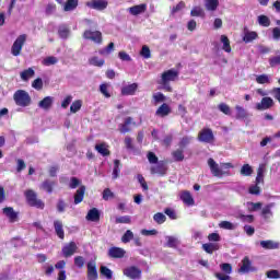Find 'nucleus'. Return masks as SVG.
<instances>
[{"mask_svg": "<svg viewBox=\"0 0 280 280\" xmlns=\"http://www.w3.org/2000/svg\"><path fill=\"white\" fill-rule=\"evenodd\" d=\"M115 198V192L109 188L103 190V200H113Z\"/></svg>", "mask_w": 280, "mask_h": 280, "instance_id": "5fc2aeb1", "label": "nucleus"}, {"mask_svg": "<svg viewBox=\"0 0 280 280\" xmlns=\"http://www.w3.org/2000/svg\"><path fill=\"white\" fill-rule=\"evenodd\" d=\"M25 197L31 207H36V209H45V203L36 197L34 190H26Z\"/></svg>", "mask_w": 280, "mask_h": 280, "instance_id": "20e7f679", "label": "nucleus"}, {"mask_svg": "<svg viewBox=\"0 0 280 280\" xmlns=\"http://www.w3.org/2000/svg\"><path fill=\"white\" fill-rule=\"evenodd\" d=\"M79 3V0H67L63 2V12H73V10L78 8Z\"/></svg>", "mask_w": 280, "mask_h": 280, "instance_id": "4be33fe9", "label": "nucleus"}, {"mask_svg": "<svg viewBox=\"0 0 280 280\" xmlns=\"http://www.w3.org/2000/svg\"><path fill=\"white\" fill-rule=\"evenodd\" d=\"M255 267H253V262L250 261V259L248 257H245L242 260V265L241 268L238 269V272H241L242 275H246L248 272H255Z\"/></svg>", "mask_w": 280, "mask_h": 280, "instance_id": "9d476101", "label": "nucleus"}, {"mask_svg": "<svg viewBox=\"0 0 280 280\" xmlns=\"http://www.w3.org/2000/svg\"><path fill=\"white\" fill-rule=\"evenodd\" d=\"M51 106H54L52 96H46L38 103V108H42L43 110H49Z\"/></svg>", "mask_w": 280, "mask_h": 280, "instance_id": "6ab92c4d", "label": "nucleus"}, {"mask_svg": "<svg viewBox=\"0 0 280 280\" xmlns=\"http://www.w3.org/2000/svg\"><path fill=\"white\" fill-rule=\"evenodd\" d=\"M27 42V35L22 34L18 36V38L14 40L12 47H11V54L12 56H21V51H23V45Z\"/></svg>", "mask_w": 280, "mask_h": 280, "instance_id": "7ed1b4c3", "label": "nucleus"}, {"mask_svg": "<svg viewBox=\"0 0 280 280\" xmlns=\"http://www.w3.org/2000/svg\"><path fill=\"white\" fill-rule=\"evenodd\" d=\"M235 110H236V119H246V117H248V113L245 110L244 107L236 105L235 106Z\"/></svg>", "mask_w": 280, "mask_h": 280, "instance_id": "e433bc0d", "label": "nucleus"}, {"mask_svg": "<svg viewBox=\"0 0 280 280\" xmlns=\"http://www.w3.org/2000/svg\"><path fill=\"white\" fill-rule=\"evenodd\" d=\"M219 228L224 231H235L237 229V223H232L231 221H221Z\"/></svg>", "mask_w": 280, "mask_h": 280, "instance_id": "2f4dec72", "label": "nucleus"}, {"mask_svg": "<svg viewBox=\"0 0 280 280\" xmlns=\"http://www.w3.org/2000/svg\"><path fill=\"white\" fill-rule=\"evenodd\" d=\"M130 126H137V124H135V121H132V117H127L125 119V124H120L118 126V130L122 135H126V132H130Z\"/></svg>", "mask_w": 280, "mask_h": 280, "instance_id": "a211bd4d", "label": "nucleus"}, {"mask_svg": "<svg viewBox=\"0 0 280 280\" xmlns=\"http://www.w3.org/2000/svg\"><path fill=\"white\" fill-rule=\"evenodd\" d=\"M272 207H275V203H269L262 208V217L265 220H270L272 218Z\"/></svg>", "mask_w": 280, "mask_h": 280, "instance_id": "f704fd0d", "label": "nucleus"}, {"mask_svg": "<svg viewBox=\"0 0 280 280\" xmlns=\"http://www.w3.org/2000/svg\"><path fill=\"white\" fill-rule=\"evenodd\" d=\"M218 5H220V0H206L205 8L208 12H215L218 10Z\"/></svg>", "mask_w": 280, "mask_h": 280, "instance_id": "b1692460", "label": "nucleus"}, {"mask_svg": "<svg viewBox=\"0 0 280 280\" xmlns=\"http://www.w3.org/2000/svg\"><path fill=\"white\" fill-rule=\"evenodd\" d=\"M124 276L129 279H141V269L137 267H128L124 270Z\"/></svg>", "mask_w": 280, "mask_h": 280, "instance_id": "f8f14e48", "label": "nucleus"}, {"mask_svg": "<svg viewBox=\"0 0 280 280\" xmlns=\"http://www.w3.org/2000/svg\"><path fill=\"white\" fill-rule=\"evenodd\" d=\"M119 160L114 161V171H113V178H117L119 176Z\"/></svg>", "mask_w": 280, "mask_h": 280, "instance_id": "69168bd1", "label": "nucleus"}, {"mask_svg": "<svg viewBox=\"0 0 280 280\" xmlns=\"http://www.w3.org/2000/svg\"><path fill=\"white\" fill-rule=\"evenodd\" d=\"M259 245L265 250H279L280 243L278 241L267 240V241H260Z\"/></svg>", "mask_w": 280, "mask_h": 280, "instance_id": "9b49d317", "label": "nucleus"}, {"mask_svg": "<svg viewBox=\"0 0 280 280\" xmlns=\"http://www.w3.org/2000/svg\"><path fill=\"white\" fill-rule=\"evenodd\" d=\"M88 280H97V265L93 260L88 262Z\"/></svg>", "mask_w": 280, "mask_h": 280, "instance_id": "dca6fc26", "label": "nucleus"}, {"mask_svg": "<svg viewBox=\"0 0 280 280\" xmlns=\"http://www.w3.org/2000/svg\"><path fill=\"white\" fill-rule=\"evenodd\" d=\"M172 156H173L174 161H176V162H180V161L185 160V154H184L183 149H177V150L173 151Z\"/></svg>", "mask_w": 280, "mask_h": 280, "instance_id": "79ce46f5", "label": "nucleus"}, {"mask_svg": "<svg viewBox=\"0 0 280 280\" xmlns=\"http://www.w3.org/2000/svg\"><path fill=\"white\" fill-rule=\"evenodd\" d=\"M86 192L85 186H80L77 192L74 194V205H80L84 200V194Z\"/></svg>", "mask_w": 280, "mask_h": 280, "instance_id": "5701e85b", "label": "nucleus"}, {"mask_svg": "<svg viewBox=\"0 0 280 280\" xmlns=\"http://www.w3.org/2000/svg\"><path fill=\"white\" fill-rule=\"evenodd\" d=\"M140 56H142V58H145V59L151 58L152 54L150 51V47H148L145 45L142 46V49L140 51Z\"/></svg>", "mask_w": 280, "mask_h": 280, "instance_id": "052dcab7", "label": "nucleus"}, {"mask_svg": "<svg viewBox=\"0 0 280 280\" xmlns=\"http://www.w3.org/2000/svg\"><path fill=\"white\" fill-rule=\"evenodd\" d=\"M258 84H270V77L268 74H260L256 77Z\"/></svg>", "mask_w": 280, "mask_h": 280, "instance_id": "49530a36", "label": "nucleus"}, {"mask_svg": "<svg viewBox=\"0 0 280 280\" xmlns=\"http://www.w3.org/2000/svg\"><path fill=\"white\" fill-rule=\"evenodd\" d=\"M95 150L98 152V154H102V156H108L110 154L108 151V144L105 142L96 144Z\"/></svg>", "mask_w": 280, "mask_h": 280, "instance_id": "c756f323", "label": "nucleus"}, {"mask_svg": "<svg viewBox=\"0 0 280 280\" xmlns=\"http://www.w3.org/2000/svg\"><path fill=\"white\" fill-rule=\"evenodd\" d=\"M170 113H172V108L170 105H167V103H164L156 109L155 115L158 117H167Z\"/></svg>", "mask_w": 280, "mask_h": 280, "instance_id": "412c9836", "label": "nucleus"}, {"mask_svg": "<svg viewBox=\"0 0 280 280\" xmlns=\"http://www.w3.org/2000/svg\"><path fill=\"white\" fill-rule=\"evenodd\" d=\"M267 279H280V272L277 269H271L266 272Z\"/></svg>", "mask_w": 280, "mask_h": 280, "instance_id": "603ef678", "label": "nucleus"}, {"mask_svg": "<svg viewBox=\"0 0 280 280\" xmlns=\"http://www.w3.org/2000/svg\"><path fill=\"white\" fill-rule=\"evenodd\" d=\"M132 218L130 215L116 217L115 224H130Z\"/></svg>", "mask_w": 280, "mask_h": 280, "instance_id": "37998d69", "label": "nucleus"}, {"mask_svg": "<svg viewBox=\"0 0 280 280\" xmlns=\"http://www.w3.org/2000/svg\"><path fill=\"white\" fill-rule=\"evenodd\" d=\"M178 80V72L176 69H170L162 73L159 84H161L164 91L172 93V85L170 82H176Z\"/></svg>", "mask_w": 280, "mask_h": 280, "instance_id": "f257e3e1", "label": "nucleus"}, {"mask_svg": "<svg viewBox=\"0 0 280 280\" xmlns=\"http://www.w3.org/2000/svg\"><path fill=\"white\" fill-rule=\"evenodd\" d=\"M114 50H115V44L109 43V45L107 47L100 49L98 54L101 56H110V54H113Z\"/></svg>", "mask_w": 280, "mask_h": 280, "instance_id": "ea45409f", "label": "nucleus"}, {"mask_svg": "<svg viewBox=\"0 0 280 280\" xmlns=\"http://www.w3.org/2000/svg\"><path fill=\"white\" fill-rule=\"evenodd\" d=\"M90 10H96V12H104L108 8V0H89L85 3Z\"/></svg>", "mask_w": 280, "mask_h": 280, "instance_id": "423d86ee", "label": "nucleus"}, {"mask_svg": "<svg viewBox=\"0 0 280 280\" xmlns=\"http://www.w3.org/2000/svg\"><path fill=\"white\" fill-rule=\"evenodd\" d=\"M191 16H205V10L201 7H194L190 11Z\"/></svg>", "mask_w": 280, "mask_h": 280, "instance_id": "864d4df0", "label": "nucleus"}, {"mask_svg": "<svg viewBox=\"0 0 280 280\" xmlns=\"http://www.w3.org/2000/svg\"><path fill=\"white\" fill-rule=\"evenodd\" d=\"M85 40H92L96 45H102V32L88 30L83 33Z\"/></svg>", "mask_w": 280, "mask_h": 280, "instance_id": "0eeeda50", "label": "nucleus"}, {"mask_svg": "<svg viewBox=\"0 0 280 280\" xmlns=\"http://www.w3.org/2000/svg\"><path fill=\"white\" fill-rule=\"evenodd\" d=\"M180 200H183L185 205H188V207L194 206V197H191L190 191H183L180 194Z\"/></svg>", "mask_w": 280, "mask_h": 280, "instance_id": "c85d7f7f", "label": "nucleus"}, {"mask_svg": "<svg viewBox=\"0 0 280 280\" xmlns=\"http://www.w3.org/2000/svg\"><path fill=\"white\" fill-rule=\"evenodd\" d=\"M208 165L210 167L211 174L219 178L229 174V171H222L220 164H218L217 161L211 158L208 160Z\"/></svg>", "mask_w": 280, "mask_h": 280, "instance_id": "6e6552de", "label": "nucleus"}, {"mask_svg": "<svg viewBox=\"0 0 280 280\" xmlns=\"http://www.w3.org/2000/svg\"><path fill=\"white\" fill-rule=\"evenodd\" d=\"M218 108L223 115H231V107L228 104L221 103Z\"/></svg>", "mask_w": 280, "mask_h": 280, "instance_id": "6e6d98bb", "label": "nucleus"}, {"mask_svg": "<svg viewBox=\"0 0 280 280\" xmlns=\"http://www.w3.org/2000/svg\"><path fill=\"white\" fill-rule=\"evenodd\" d=\"M34 69H32V68H28V69H26V70H24V71H22L21 73H20V78H21V80H23L24 82H27V80H30V78H34Z\"/></svg>", "mask_w": 280, "mask_h": 280, "instance_id": "c9c22d12", "label": "nucleus"}, {"mask_svg": "<svg viewBox=\"0 0 280 280\" xmlns=\"http://www.w3.org/2000/svg\"><path fill=\"white\" fill-rule=\"evenodd\" d=\"M78 250L75 242H70L62 247L63 257H71Z\"/></svg>", "mask_w": 280, "mask_h": 280, "instance_id": "f3484780", "label": "nucleus"}, {"mask_svg": "<svg viewBox=\"0 0 280 280\" xmlns=\"http://www.w3.org/2000/svg\"><path fill=\"white\" fill-rule=\"evenodd\" d=\"M153 220L156 222V224H163L165 220H167V217L161 212H158L153 215Z\"/></svg>", "mask_w": 280, "mask_h": 280, "instance_id": "3c124183", "label": "nucleus"}, {"mask_svg": "<svg viewBox=\"0 0 280 280\" xmlns=\"http://www.w3.org/2000/svg\"><path fill=\"white\" fill-rule=\"evenodd\" d=\"M101 275H103V277H106V279H113V271L107 267H101Z\"/></svg>", "mask_w": 280, "mask_h": 280, "instance_id": "bf43d9fd", "label": "nucleus"}, {"mask_svg": "<svg viewBox=\"0 0 280 280\" xmlns=\"http://www.w3.org/2000/svg\"><path fill=\"white\" fill-rule=\"evenodd\" d=\"M100 91H101V93H102L105 97H110V93H108V84H106V83L101 84Z\"/></svg>", "mask_w": 280, "mask_h": 280, "instance_id": "774afa93", "label": "nucleus"}, {"mask_svg": "<svg viewBox=\"0 0 280 280\" xmlns=\"http://www.w3.org/2000/svg\"><path fill=\"white\" fill-rule=\"evenodd\" d=\"M202 249L208 253L209 255H213L214 250L220 249V245L218 243H205L202 245Z\"/></svg>", "mask_w": 280, "mask_h": 280, "instance_id": "bb28decb", "label": "nucleus"}, {"mask_svg": "<svg viewBox=\"0 0 280 280\" xmlns=\"http://www.w3.org/2000/svg\"><path fill=\"white\" fill-rule=\"evenodd\" d=\"M258 23L262 27H270V19L266 15H259L258 16Z\"/></svg>", "mask_w": 280, "mask_h": 280, "instance_id": "8fccbe9b", "label": "nucleus"}, {"mask_svg": "<svg viewBox=\"0 0 280 280\" xmlns=\"http://www.w3.org/2000/svg\"><path fill=\"white\" fill-rule=\"evenodd\" d=\"M264 174H266V164H259L256 176L257 185L264 183Z\"/></svg>", "mask_w": 280, "mask_h": 280, "instance_id": "473e14b6", "label": "nucleus"}, {"mask_svg": "<svg viewBox=\"0 0 280 280\" xmlns=\"http://www.w3.org/2000/svg\"><path fill=\"white\" fill-rule=\"evenodd\" d=\"M275 106V100L270 96H265L259 103H256V110H268Z\"/></svg>", "mask_w": 280, "mask_h": 280, "instance_id": "1a4fd4ad", "label": "nucleus"}, {"mask_svg": "<svg viewBox=\"0 0 280 280\" xmlns=\"http://www.w3.org/2000/svg\"><path fill=\"white\" fill-rule=\"evenodd\" d=\"M165 240L167 248H178V245L180 244L178 237L175 236H166Z\"/></svg>", "mask_w": 280, "mask_h": 280, "instance_id": "7c9ffc66", "label": "nucleus"}, {"mask_svg": "<svg viewBox=\"0 0 280 280\" xmlns=\"http://www.w3.org/2000/svg\"><path fill=\"white\" fill-rule=\"evenodd\" d=\"M242 176H250L253 174V166L250 164H244L241 168Z\"/></svg>", "mask_w": 280, "mask_h": 280, "instance_id": "a18cd8bd", "label": "nucleus"}, {"mask_svg": "<svg viewBox=\"0 0 280 280\" xmlns=\"http://www.w3.org/2000/svg\"><path fill=\"white\" fill-rule=\"evenodd\" d=\"M138 84L137 83H131L129 85H126L121 89V93L122 95H135V93L137 92L138 89Z\"/></svg>", "mask_w": 280, "mask_h": 280, "instance_id": "393cba45", "label": "nucleus"}, {"mask_svg": "<svg viewBox=\"0 0 280 280\" xmlns=\"http://www.w3.org/2000/svg\"><path fill=\"white\" fill-rule=\"evenodd\" d=\"M42 65L44 67H51V65H58V59L55 56H48L42 60Z\"/></svg>", "mask_w": 280, "mask_h": 280, "instance_id": "58836bf2", "label": "nucleus"}, {"mask_svg": "<svg viewBox=\"0 0 280 280\" xmlns=\"http://www.w3.org/2000/svg\"><path fill=\"white\" fill-rule=\"evenodd\" d=\"M167 172V166L165 163L158 162L155 165L151 166V174H159V176H165Z\"/></svg>", "mask_w": 280, "mask_h": 280, "instance_id": "2eb2a0df", "label": "nucleus"}, {"mask_svg": "<svg viewBox=\"0 0 280 280\" xmlns=\"http://www.w3.org/2000/svg\"><path fill=\"white\" fill-rule=\"evenodd\" d=\"M270 67H278L280 65V55L269 58Z\"/></svg>", "mask_w": 280, "mask_h": 280, "instance_id": "0e129e2a", "label": "nucleus"}, {"mask_svg": "<svg viewBox=\"0 0 280 280\" xmlns=\"http://www.w3.org/2000/svg\"><path fill=\"white\" fill-rule=\"evenodd\" d=\"M198 141L201 143H213L215 141V136H213V130L210 128H203L198 133Z\"/></svg>", "mask_w": 280, "mask_h": 280, "instance_id": "39448f33", "label": "nucleus"}, {"mask_svg": "<svg viewBox=\"0 0 280 280\" xmlns=\"http://www.w3.org/2000/svg\"><path fill=\"white\" fill-rule=\"evenodd\" d=\"M32 86L36 91H42L43 90V79H40V78L35 79L32 83Z\"/></svg>", "mask_w": 280, "mask_h": 280, "instance_id": "680f3d73", "label": "nucleus"}, {"mask_svg": "<svg viewBox=\"0 0 280 280\" xmlns=\"http://www.w3.org/2000/svg\"><path fill=\"white\" fill-rule=\"evenodd\" d=\"M56 185H58V183L56 180L45 179L39 185V189H42L43 191H46L47 194H52L54 192V188L56 187Z\"/></svg>", "mask_w": 280, "mask_h": 280, "instance_id": "ddd939ff", "label": "nucleus"}, {"mask_svg": "<svg viewBox=\"0 0 280 280\" xmlns=\"http://www.w3.org/2000/svg\"><path fill=\"white\" fill-rule=\"evenodd\" d=\"M108 255L114 259H121V257L126 255V250H124V248L120 247H112L108 250Z\"/></svg>", "mask_w": 280, "mask_h": 280, "instance_id": "aec40b11", "label": "nucleus"}, {"mask_svg": "<svg viewBox=\"0 0 280 280\" xmlns=\"http://www.w3.org/2000/svg\"><path fill=\"white\" fill-rule=\"evenodd\" d=\"M133 238H135V233H132V231H130V230H127L121 237V242L124 244H128V242H130Z\"/></svg>", "mask_w": 280, "mask_h": 280, "instance_id": "de8ad7c7", "label": "nucleus"}, {"mask_svg": "<svg viewBox=\"0 0 280 280\" xmlns=\"http://www.w3.org/2000/svg\"><path fill=\"white\" fill-rule=\"evenodd\" d=\"M166 100H167V97L165 95H163V93H161V92H156L153 94V102L155 105L166 102Z\"/></svg>", "mask_w": 280, "mask_h": 280, "instance_id": "c03bdc74", "label": "nucleus"}, {"mask_svg": "<svg viewBox=\"0 0 280 280\" xmlns=\"http://www.w3.org/2000/svg\"><path fill=\"white\" fill-rule=\"evenodd\" d=\"M58 34L60 38H69V27L67 25L59 26Z\"/></svg>", "mask_w": 280, "mask_h": 280, "instance_id": "09e8293b", "label": "nucleus"}, {"mask_svg": "<svg viewBox=\"0 0 280 280\" xmlns=\"http://www.w3.org/2000/svg\"><path fill=\"white\" fill-rule=\"evenodd\" d=\"M13 100L16 106H21L22 108H26V106H30V104H32V96H30V93L24 90L15 91V93L13 94Z\"/></svg>", "mask_w": 280, "mask_h": 280, "instance_id": "f03ea898", "label": "nucleus"}, {"mask_svg": "<svg viewBox=\"0 0 280 280\" xmlns=\"http://www.w3.org/2000/svg\"><path fill=\"white\" fill-rule=\"evenodd\" d=\"M104 59H100L98 57H92L90 59V65H93L94 67H104Z\"/></svg>", "mask_w": 280, "mask_h": 280, "instance_id": "4d7b16f0", "label": "nucleus"}, {"mask_svg": "<svg viewBox=\"0 0 280 280\" xmlns=\"http://www.w3.org/2000/svg\"><path fill=\"white\" fill-rule=\"evenodd\" d=\"M74 265L77 266V268H84V257L77 256L74 258Z\"/></svg>", "mask_w": 280, "mask_h": 280, "instance_id": "338daca9", "label": "nucleus"}, {"mask_svg": "<svg viewBox=\"0 0 280 280\" xmlns=\"http://www.w3.org/2000/svg\"><path fill=\"white\" fill-rule=\"evenodd\" d=\"M80 179H78L77 177H71L69 183L70 189H77L78 187H80Z\"/></svg>", "mask_w": 280, "mask_h": 280, "instance_id": "e2e57ef3", "label": "nucleus"}, {"mask_svg": "<svg viewBox=\"0 0 280 280\" xmlns=\"http://www.w3.org/2000/svg\"><path fill=\"white\" fill-rule=\"evenodd\" d=\"M257 39V33L247 31L244 34L243 40L244 43H253V40Z\"/></svg>", "mask_w": 280, "mask_h": 280, "instance_id": "a19ab883", "label": "nucleus"}, {"mask_svg": "<svg viewBox=\"0 0 280 280\" xmlns=\"http://www.w3.org/2000/svg\"><path fill=\"white\" fill-rule=\"evenodd\" d=\"M221 43L223 45L222 49L226 54H231V42L226 35H221Z\"/></svg>", "mask_w": 280, "mask_h": 280, "instance_id": "4c0bfd02", "label": "nucleus"}, {"mask_svg": "<svg viewBox=\"0 0 280 280\" xmlns=\"http://www.w3.org/2000/svg\"><path fill=\"white\" fill-rule=\"evenodd\" d=\"M86 220L89 222L100 221V210H97L96 208L91 209L86 214Z\"/></svg>", "mask_w": 280, "mask_h": 280, "instance_id": "a878e982", "label": "nucleus"}, {"mask_svg": "<svg viewBox=\"0 0 280 280\" xmlns=\"http://www.w3.org/2000/svg\"><path fill=\"white\" fill-rule=\"evenodd\" d=\"M145 10H148V4L142 3V4H137L133 7H130L128 9L129 14H131V16H139V14H143V12H145Z\"/></svg>", "mask_w": 280, "mask_h": 280, "instance_id": "4468645a", "label": "nucleus"}, {"mask_svg": "<svg viewBox=\"0 0 280 280\" xmlns=\"http://www.w3.org/2000/svg\"><path fill=\"white\" fill-rule=\"evenodd\" d=\"M55 231L58 235L59 240H65V230L62 229V222L61 221H55L54 222Z\"/></svg>", "mask_w": 280, "mask_h": 280, "instance_id": "72a5a7b5", "label": "nucleus"}, {"mask_svg": "<svg viewBox=\"0 0 280 280\" xmlns=\"http://www.w3.org/2000/svg\"><path fill=\"white\" fill-rule=\"evenodd\" d=\"M82 108V101H74L70 106V113H78Z\"/></svg>", "mask_w": 280, "mask_h": 280, "instance_id": "13d9d810", "label": "nucleus"}, {"mask_svg": "<svg viewBox=\"0 0 280 280\" xmlns=\"http://www.w3.org/2000/svg\"><path fill=\"white\" fill-rule=\"evenodd\" d=\"M3 213L7 218H9L10 222H16L18 214L14 211V208L12 207L4 208Z\"/></svg>", "mask_w": 280, "mask_h": 280, "instance_id": "cd10ccee", "label": "nucleus"}]
</instances>
